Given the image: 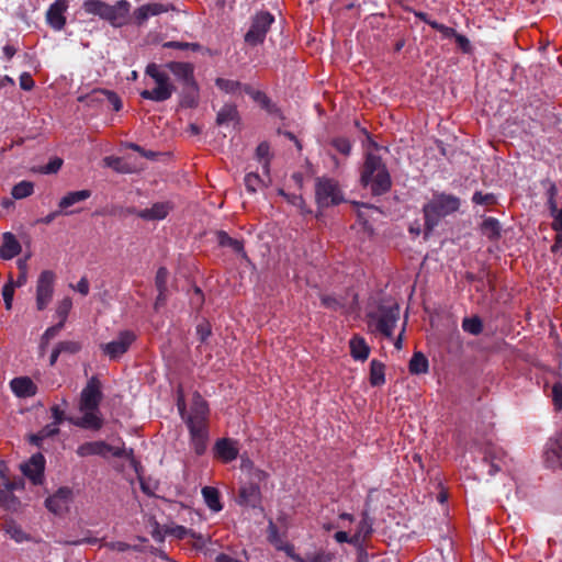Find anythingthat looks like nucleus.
Wrapping results in <instances>:
<instances>
[{
    "label": "nucleus",
    "instance_id": "35",
    "mask_svg": "<svg viewBox=\"0 0 562 562\" xmlns=\"http://www.w3.org/2000/svg\"><path fill=\"white\" fill-rule=\"evenodd\" d=\"M238 112L236 106L225 104L217 113L216 122L218 125L228 124L237 119Z\"/></svg>",
    "mask_w": 562,
    "mask_h": 562
},
{
    "label": "nucleus",
    "instance_id": "26",
    "mask_svg": "<svg viewBox=\"0 0 562 562\" xmlns=\"http://www.w3.org/2000/svg\"><path fill=\"white\" fill-rule=\"evenodd\" d=\"M168 270L165 267H160L156 273L155 283L158 290V295L156 300V307L162 304L166 300V291H167V281H168Z\"/></svg>",
    "mask_w": 562,
    "mask_h": 562
},
{
    "label": "nucleus",
    "instance_id": "23",
    "mask_svg": "<svg viewBox=\"0 0 562 562\" xmlns=\"http://www.w3.org/2000/svg\"><path fill=\"white\" fill-rule=\"evenodd\" d=\"M21 251V245L12 233H4L2 236V245L0 247V257L10 260Z\"/></svg>",
    "mask_w": 562,
    "mask_h": 562
},
{
    "label": "nucleus",
    "instance_id": "4",
    "mask_svg": "<svg viewBox=\"0 0 562 562\" xmlns=\"http://www.w3.org/2000/svg\"><path fill=\"white\" fill-rule=\"evenodd\" d=\"M460 200L450 194H436L424 205L425 231L430 233L439 223V221L458 211Z\"/></svg>",
    "mask_w": 562,
    "mask_h": 562
},
{
    "label": "nucleus",
    "instance_id": "7",
    "mask_svg": "<svg viewBox=\"0 0 562 562\" xmlns=\"http://www.w3.org/2000/svg\"><path fill=\"white\" fill-rule=\"evenodd\" d=\"M369 317V326L374 333L391 338L400 317V307L397 305L381 306L378 312L370 314Z\"/></svg>",
    "mask_w": 562,
    "mask_h": 562
},
{
    "label": "nucleus",
    "instance_id": "14",
    "mask_svg": "<svg viewBox=\"0 0 562 562\" xmlns=\"http://www.w3.org/2000/svg\"><path fill=\"white\" fill-rule=\"evenodd\" d=\"M72 502V490L69 487H60L56 493L49 496L45 505L49 512L55 515H63L69 510Z\"/></svg>",
    "mask_w": 562,
    "mask_h": 562
},
{
    "label": "nucleus",
    "instance_id": "11",
    "mask_svg": "<svg viewBox=\"0 0 562 562\" xmlns=\"http://www.w3.org/2000/svg\"><path fill=\"white\" fill-rule=\"evenodd\" d=\"M273 21L274 18L269 12L258 13L254 18L252 24L245 35V41L251 45L262 43Z\"/></svg>",
    "mask_w": 562,
    "mask_h": 562
},
{
    "label": "nucleus",
    "instance_id": "48",
    "mask_svg": "<svg viewBox=\"0 0 562 562\" xmlns=\"http://www.w3.org/2000/svg\"><path fill=\"white\" fill-rule=\"evenodd\" d=\"M331 145L342 155L348 156L351 151V143L349 139L338 137L333 139Z\"/></svg>",
    "mask_w": 562,
    "mask_h": 562
},
{
    "label": "nucleus",
    "instance_id": "30",
    "mask_svg": "<svg viewBox=\"0 0 562 562\" xmlns=\"http://www.w3.org/2000/svg\"><path fill=\"white\" fill-rule=\"evenodd\" d=\"M243 91L251 97L254 101L258 102L261 108L266 109L268 112H273L274 105L263 92L256 90L247 85L244 86Z\"/></svg>",
    "mask_w": 562,
    "mask_h": 562
},
{
    "label": "nucleus",
    "instance_id": "37",
    "mask_svg": "<svg viewBox=\"0 0 562 562\" xmlns=\"http://www.w3.org/2000/svg\"><path fill=\"white\" fill-rule=\"evenodd\" d=\"M59 425L55 424V423H52L49 425H46L44 428H42L37 434L33 435L31 437V441L36 445V446H40L41 442L48 438V437H53L55 435H57L59 432Z\"/></svg>",
    "mask_w": 562,
    "mask_h": 562
},
{
    "label": "nucleus",
    "instance_id": "62",
    "mask_svg": "<svg viewBox=\"0 0 562 562\" xmlns=\"http://www.w3.org/2000/svg\"><path fill=\"white\" fill-rule=\"evenodd\" d=\"M196 333L200 336L201 341H205L206 338L211 335V329L207 323L199 324L196 327Z\"/></svg>",
    "mask_w": 562,
    "mask_h": 562
},
{
    "label": "nucleus",
    "instance_id": "47",
    "mask_svg": "<svg viewBox=\"0 0 562 562\" xmlns=\"http://www.w3.org/2000/svg\"><path fill=\"white\" fill-rule=\"evenodd\" d=\"M262 184L261 178L254 172L247 173L245 177V186L249 192H256Z\"/></svg>",
    "mask_w": 562,
    "mask_h": 562
},
{
    "label": "nucleus",
    "instance_id": "2",
    "mask_svg": "<svg viewBox=\"0 0 562 562\" xmlns=\"http://www.w3.org/2000/svg\"><path fill=\"white\" fill-rule=\"evenodd\" d=\"M101 400V383L95 376H92L80 395L79 411L82 413V417L69 418V422L85 429H100L103 424L99 412Z\"/></svg>",
    "mask_w": 562,
    "mask_h": 562
},
{
    "label": "nucleus",
    "instance_id": "42",
    "mask_svg": "<svg viewBox=\"0 0 562 562\" xmlns=\"http://www.w3.org/2000/svg\"><path fill=\"white\" fill-rule=\"evenodd\" d=\"M333 560V554L326 552L325 550H318L312 553H307L305 558H303V562H330Z\"/></svg>",
    "mask_w": 562,
    "mask_h": 562
},
{
    "label": "nucleus",
    "instance_id": "51",
    "mask_svg": "<svg viewBox=\"0 0 562 562\" xmlns=\"http://www.w3.org/2000/svg\"><path fill=\"white\" fill-rule=\"evenodd\" d=\"M268 539L274 547L282 542L278 528L272 520H269L268 525Z\"/></svg>",
    "mask_w": 562,
    "mask_h": 562
},
{
    "label": "nucleus",
    "instance_id": "1",
    "mask_svg": "<svg viewBox=\"0 0 562 562\" xmlns=\"http://www.w3.org/2000/svg\"><path fill=\"white\" fill-rule=\"evenodd\" d=\"M179 413L186 422L190 434V445L198 456H202L207 448L209 442V406L200 396L195 395L189 413H186V406L182 397L177 403Z\"/></svg>",
    "mask_w": 562,
    "mask_h": 562
},
{
    "label": "nucleus",
    "instance_id": "24",
    "mask_svg": "<svg viewBox=\"0 0 562 562\" xmlns=\"http://www.w3.org/2000/svg\"><path fill=\"white\" fill-rule=\"evenodd\" d=\"M350 355L355 360L366 361L370 355V347L366 342L364 338L355 335L349 341Z\"/></svg>",
    "mask_w": 562,
    "mask_h": 562
},
{
    "label": "nucleus",
    "instance_id": "16",
    "mask_svg": "<svg viewBox=\"0 0 562 562\" xmlns=\"http://www.w3.org/2000/svg\"><path fill=\"white\" fill-rule=\"evenodd\" d=\"M170 10H175V7L169 3H147L137 8L133 15L135 23L143 25L150 16H156Z\"/></svg>",
    "mask_w": 562,
    "mask_h": 562
},
{
    "label": "nucleus",
    "instance_id": "31",
    "mask_svg": "<svg viewBox=\"0 0 562 562\" xmlns=\"http://www.w3.org/2000/svg\"><path fill=\"white\" fill-rule=\"evenodd\" d=\"M217 241L222 247H228L234 252L240 254L244 257L246 256L244 252V245L240 240L232 238L227 233L225 232H218L217 233Z\"/></svg>",
    "mask_w": 562,
    "mask_h": 562
},
{
    "label": "nucleus",
    "instance_id": "9",
    "mask_svg": "<svg viewBox=\"0 0 562 562\" xmlns=\"http://www.w3.org/2000/svg\"><path fill=\"white\" fill-rule=\"evenodd\" d=\"M56 276L50 270L41 272L36 283V307L38 311L45 310L54 295Z\"/></svg>",
    "mask_w": 562,
    "mask_h": 562
},
{
    "label": "nucleus",
    "instance_id": "44",
    "mask_svg": "<svg viewBox=\"0 0 562 562\" xmlns=\"http://www.w3.org/2000/svg\"><path fill=\"white\" fill-rule=\"evenodd\" d=\"M322 304L329 310L333 311H341L346 312L345 305L335 296L331 295H322L321 297Z\"/></svg>",
    "mask_w": 562,
    "mask_h": 562
},
{
    "label": "nucleus",
    "instance_id": "18",
    "mask_svg": "<svg viewBox=\"0 0 562 562\" xmlns=\"http://www.w3.org/2000/svg\"><path fill=\"white\" fill-rule=\"evenodd\" d=\"M237 503L241 506L257 508L261 504V492L257 483H247L240 486Z\"/></svg>",
    "mask_w": 562,
    "mask_h": 562
},
{
    "label": "nucleus",
    "instance_id": "15",
    "mask_svg": "<svg viewBox=\"0 0 562 562\" xmlns=\"http://www.w3.org/2000/svg\"><path fill=\"white\" fill-rule=\"evenodd\" d=\"M44 467L45 459L43 454L35 453L30 458L27 462L21 464V471L34 484H40L43 480Z\"/></svg>",
    "mask_w": 562,
    "mask_h": 562
},
{
    "label": "nucleus",
    "instance_id": "50",
    "mask_svg": "<svg viewBox=\"0 0 562 562\" xmlns=\"http://www.w3.org/2000/svg\"><path fill=\"white\" fill-rule=\"evenodd\" d=\"M63 328V324L58 323L48 327L42 336V345L48 344V341L56 337Z\"/></svg>",
    "mask_w": 562,
    "mask_h": 562
},
{
    "label": "nucleus",
    "instance_id": "29",
    "mask_svg": "<svg viewBox=\"0 0 562 562\" xmlns=\"http://www.w3.org/2000/svg\"><path fill=\"white\" fill-rule=\"evenodd\" d=\"M372 532V519L369 517L368 513H362L361 520L357 526V530L353 533V537H358V544L364 541Z\"/></svg>",
    "mask_w": 562,
    "mask_h": 562
},
{
    "label": "nucleus",
    "instance_id": "55",
    "mask_svg": "<svg viewBox=\"0 0 562 562\" xmlns=\"http://www.w3.org/2000/svg\"><path fill=\"white\" fill-rule=\"evenodd\" d=\"M63 165V160L60 158L52 159L47 165L42 167L41 172L45 175L57 172Z\"/></svg>",
    "mask_w": 562,
    "mask_h": 562
},
{
    "label": "nucleus",
    "instance_id": "39",
    "mask_svg": "<svg viewBox=\"0 0 562 562\" xmlns=\"http://www.w3.org/2000/svg\"><path fill=\"white\" fill-rule=\"evenodd\" d=\"M86 13L103 18L106 8V2L102 0H86L82 4Z\"/></svg>",
    "mask_w": 562,
    "mask_h": 562
},
{
    "label": "nucleus",
    "instance_id": "52",
    "mask_svg": "<svg viewBox=\"0 0 562 562\" xmlns=\"http://www.w3.org/2000/svg\"><path fill=\"white\" fill-rule=\"evenodd\" d=\"M334 539L338 543H350L353 546L358 544V537L349 536L346 531L339 530L334 535Z\"/></svg>",
    "mask_w": 562,
    "mask_h": 562
},
{
    "label": "nucleus",
    "instance_id": "27",
    "mask_svg": "<svg viewBox=\"0 0 562 562\" xmlns=\"http://www.w3.org/2000/svg\"><path fill=\"white\" fill-rule=\"evenodd\" d=\"M202 495L204 498L205 504L207 507L217 513L221 512L223 508V505L220 501V493L215 487L212 486H205L202 488Z\"/></svg>",
    "mask_w": 562,
    "mask_h": 562
},
{
    "label": "nucleus",
    "instance_id": "43",
    "mask_svg": "<svg viewBox=\"0 0 562 562\" xmlns=\"http://www.w3.org/2000/svg\"><path fill=\"white\" fill-rule=\"evenodd\" d=\"M15 291V284L13 281L7 282L2 288V297L7 310H11L13 296Z\"/></svg>",
    "mask_w": 562,
    "mask_h": 562
},
{
    "label": "nucleus",
    "instance_id": "33",
    "mask_svg": "<svg viewBox=\"0 0 562 562\" xmlns=\"http://www.w3.org/2000/svg\"><path fill=\"white\" fill-rule=\"evenodd\" d=\"M256 157L259 164H261L263 172L268 176L270 172V147L268 143L262 142L258 145Z\"/></svg>",
    "mask_w": 562,
    "mask_h": 562
},
{
    "label": "nucleus",
    "instance_id": "40",
    "mask_svg": "<svg viewBox=\"0 0 562 562\" xmlns=\"http://www.w3.org/2000/svg\"><path fill=\"white\" fill-rule=\"evenodd\" d=\"M215 85L218 89L229 94H235L244 90V86L239 81L225 78H217Z\"/></svg>",
    "mask_w": 562,
    "mask_h": 562
},
{
    "label": "nucleus",
    "instance_id": "46",
    "mask_svg": "<svg viewBox=\"0 0 562 562\" xmlns=\"http://www.w3.org/2000/svg\"><path fill=\"white\" fill-rule=\"evenodd\" d=\"M166 533L173 536L177 539H183L188 536H194L193 531L180 525L167 527Z\"/></svg>",
    "mask_w": 562,
    "mask_h": 562
},
{
    "label": "nucleus",
    "instance_id": "25",
    "mask_svg": "<svg viewBox=\"0 0 562 562\" xmlns=\"http://www.w3.org/2000/svg\"><path fill=\"white\" fill-rule=\"evenodd\" d=\"M91 196V191L89 190H80L67 193L60 201L59 207L64 211L65 214H71V211L68 209L76 203L82 202Z\"/></svg>",
    "mask_w": 562,
    "mask_h": 562
},
{
    "label": "nucleus",
    "instance_id": "56",
    "mask_svg": "<svg viewBox=\"0 0 562 562\" xmlns=\"http://www.w3.org/2000/svg\"><path fill=\"white\" fill-rule=\"evenodd\" d=\"M60 352L76 353L80 350L81 346L77 341H61L57 345Z\"/></svg>",
    "mask_w": 562,
    "mask_h": 562
},
{
    "label": "nucleus",
    "instance_id": "3",
    "mask_svg": "<svg viewBox=\"0 0 562 562\" xmlns=\"http://www.w3.org/2000/svg\"><path fill=\"white\" fill-rule=\"evenodd\" d=\"M361 182L364 187H369L374 195L390 190L391 177L381 157L371 153L367 155L361 172Z\"/></svg>",
    "mask_w": 562,
    "mask_h": 562
},
{
    "label": "nucleus",
    "instance_id": "19",
    "mask_svg": "<svg viewBox=\"0 0 562 562\" xmlns=\"http://www.w3.org/2000/svg\"><path fill=\"white\" fill-rule=\"evenodd\" d=\"M239 449L237 446V441L223 438L216 441L214 446L215 457L222 460L225 463L232 462L238 456Z\"/></svg>",
    "mask_w": 562,
    "mask_h": 562
},
{
    "label": "nucleus",
    "instance_id": "58",
    "mask_svg": "<svg viewBox=\"0 0 562 562\" xmlns=\"http://www.w3.org/2000/svg\"><path fill=\"white\" fill-rule=\"evenodd\" d=\"M553 402L558 409H562V383H555L552 387Z\"/></svg>",
    "mask_w": 562,
    "mask_h": 562
},
{
    "label": "nucleus",
    "instance_id": "61",
    "mask_svg": "<svg viewBox=\"0 0 562 562\" xmlns=\"http://www.w3.org/2000/svg\"><path fill=\"white\" fill-rule=\"evenodd\" d=\"M8 532L10 533L11 538L14 539L16 542H23L24 540H26L25 532L16 526L10 527L8 529Z\"/></svg>",
    "mask_w": 562,
    "mask_h": 562
},
{
    "label": "nucleus",
    "instance_id": "8",
    "mask_svg": "<svg viewBox=\"0 0 562 562\" xmlns=\"http://www.w3.org/2000/svg\"><path fill=\"white\" fill-rule=\"evenodd\" d=\"M316 200L321 206L338 204L342 201V194L338 183L328 178H321L316 182Z\"/></svg>",
    "mask_w": 562,
    "mask_h": 562
},
{
    "label": "nucleus",
    "instance_id": "45",
    "mask_svg": "<svg viewBox=\"0 0 562 562\" xmlns=\"http://www.w3.org/2000/svg\"><path fill=\"white\" fill-rule=\"evenodd\" d=\"M472 202L479 205H492L496 203V196L493 193L475 192L472 196Z\"/></svg>",
    "mask_w": 562,
    "mask_h": 562
},
{
    "label": "nucleus",
    "instance_id": "34",
    "mask_svg": "<svg viewBox=\"0 0 562 562\" xmlns=\"http://www.w3.org/2000/svg\"><path fill=\"white\" fill-rule=\"evenodd\" d=\"M71 307L72 301L70 297H64L61 301L57 303L55 310V317L58 319V324H63V326H65Z\"/></svg>",
    "mask_w": 562,
    "mask_h": 562
},
{
    "label": "nucleus",
    "instance_id": "22",
    "mask_svg": "<svg viewBox=\"0 0 562 562\" xmlns=\"http://www.w3.org/2000/svg\"><path fill=\"white\" fill-rule=\"evenodd\" d=\"M171 206L167 202H158L153 206L138 211L136 214L138 217L146 221H161L170 212Z\"/></svg>",
    "mask_w": 562,
    "mask_h": 562
},
{
    "label": "nucleus",
    "instance_id": "41",
    "mask_svg": "<svg viewBox=\"0 0 562 562\" xmlns=\"http://www.w3.org/2000/svg\"><path fill=\"white\" fill-rule=\"evenodd\" d=\"M462 328L464 331L476 336L482 333L483 324L477 316L465 317L462 322Z\"/></svg>",
    "mask_w": 562,
    "mask_h": 562
},
{
    "label": "nucleus",
    "instance_id": "54",
    "mask_svg": "<svg viewBox=\"0 0 562 562\" xmlns=\"http://www.w3.org/2000/svg\"><path fill=\"white\" fill-rule=\"evenodd\" d=\"M429 25L440 32L445 38H451L456 35V30L449 26H446L438 22H429Z\"/></svg>",
    "mask_w": 562,
    "mask_h": 562
},
{
    "label": "nucleus",
    "instance_id": "17",
    "mask_svg": "<svg viewBox=\"0 0 562 562\" xmlns=\"http://www.w3.org/2000/svg\"><path fill=\"white\" fill-rule=\"evenodd\" d=\"M544 462L552 469L562 468V431L547 443Z\"/></svg>",
    "mask_w": 562,
    "mask_h": 562
},
{
    "label": "nucleus",
    "instance_id": "60",
    "mask_svg": "<svg viewBox=\"0 0 562 562\" xmlns=\"http://www.w3.org/2000/svg\"><path fill=\"white\" fill-rule=\"evenodd\" d=\"M34 85H35L34 80H33L32 76L29 72H23L20 76V87L23 90L30 91V90L33 89Z\"/></svg>",
    "mask_w": 562,
    "mask_h": 562
},
{
    "label": "nucleus",
    "instance_id": "38",
    "mask_svg": "<svg viewBox=\"0 0 562 562\" xmlns=\"http://www.w3.org/2000/svg\"><path fill=\"white\" fill-rule=\"evenodd\" d=\"M481 229L488 238H497L501 234V224L494 217H487L483 221Z\"/></svg>",
    "mask_w": 562,
    "mask_h": 562
},
{
    "label": "nucleus",
    "instance_id": "49",
    "mask_svg": "<svg viewBox=\"0 0 562 562\" xmlns=\"http://www.w3.org/2000/svg\"><path fill=\"white\" fill-rule=\"evenodd\" d=\"M278 550H282L293 562H303V558L295 553L294 546L290 543H283V541L276 547Z\"/></svg>",
    "mask_w": 562,
    "mask_h": 562
},
{
    "label": "nucleus",
    "instance_id": "13",
    "mask_svg": "<svg viewBox=\"0 0 562 562\" xmlns=\"http://www.w3.org/2000/svg\"><path fill=\"white\" fill-rule=\"evenodd\" d=\"M130 9L131 4L126 0H119L112 5L106 3L102 20L110 22L114 27L123 26L126 24Z\"/></svg>",
    "mask_w": 562,
    "mask_h": 562
},
{
    "label": "nucleus",
    "instance_id": "5",
    "mask_svg": "<svg viewBox=\"0 0 562 562\" xmlns=\"http://www.w3.org/2000/svg\"><path fill=\"white\" fill-rule=\"evenodd\" d=\"M145 72L153 79L155 87L153 89L143 90L140 97L155 102H164L170 99L176 88L169 75L156 64H149Z\"/></svg>",
    "mask_w": 562,
    "mask_h": 562
},
{
    "label": "nucleus",
    "instance_id": "21",
    "mask_svg": "<svg viewBox=\"0 0 562 562\" xmlns=\"http://www.w3.org/2000/svg\"><path fill=\"white\" fill-rule=\"evenodd\" d=\"M10 387L18 397H31L37 391L35 383L27 376L14 378L10 382Z\"/></svg>",
    "mask_w": 562,
    "mask_h": 562
},
{
    "label": "nucleus",
    "instance_id": "36",
    "mask_svg": "<svg viewBox=\"0 0 562 562\" xmlns=\"http://www.w3.org/2000/svg\"><path fill=\"white\" fill-rule=\"evenodd\" d=\"M34 192V184L31 181L23 180L16 183L11 191L14 199L20 200L32 195Z\"/></svg>",
    "mask_w": 562,
    "mask_h": 562
},
{
    "label": "nucleus",
    "instance_id": "64",
    "mask_svg": "<svg viewBox=\"0 0 562 562\" xmlns=\"http://www.w3.org/2000/svg\"><path fill=\"white\" fill-rule=\"evenodd\" d=\"M552 228L555 232H562V209L559 212H555L553 215Z\"/></svg>",
    "mask_w": 562,
    "mask_h": 562
},
{
    "label": "nucleus",
    "instance_id": "12",
    "mask_svg": "<svg viewBox=\"0 0 562 562\" xmlns=\"http://www.w3.org/2000/svg\"><path fill=\"white\" fill-rule=\"evenodd\" d=\"M77 454L79 457H90V456H100V457H122L124 454V448L120 446H112L102 440L99 441H90L80 445L77 448Z\"/></svg>",
    "mask_w": 562,
    "mask_h": 562
},
{
    "label": "nucleus",
    "instance_id": "53",
    "mask_svg": "<svg viewBox=\"0 0 562 562\" xmlns=\"http://www.w3.org/2000/svg\"><path fill=\"white\" fill-rule=\"evenodd\" d=\"M164 46L169 47V48L192 49V50H198L200 48V45L196 43H184V42H176V41L167 42V43H165Z\"/></svg>",
    "mask_w": 562,
    "mask_h": 562
},
{
    "label": "nucleus",
    "instance_id": "63",
    "mask_svg": "<svg viewBox=\"0 0 562 562\" xmlns=\"http://www.w3.org/2000/svg\"><path fill=\"white\" fill-rule=\"evenodd\" d=\"M108 100L113 106L114 111H120L122 109V101L114 92H108Z\"/></svg>",
    "mask_w": 562,
    "mask_h": 562
},
{
    "label": "nucleus",
    "instance_id": "10",
    "mask_svg": "<svg viewBox=\"0 0 562 562\" xmlns=\"http://www.w3.org/2000/svg\"><path fill=\"white\" fill-rule=\"evenodd\" d=\"M136 340V335L132 330L120 331L117 337L108 344L101 345L102 352L111 360L121 358Z\"/></svg>",
    "mask_w": 562,
    "mask_h": 562
},
{
    "label": "nucleus",
    "instance_id": "28",
    "mask_svg": "<svg viewBox=\"0 0 562 562\" xmlns=\"http://www.w3.org/2000/svg\"><path fill=\"white\" fill-rule=\"evenodd\" d=\"M385 367L381 361L373 359L370 363V384L380 386L385 383Z\"/></svg>",
    "mask_w": 562,
    "mask_h": 562
},
{
    "label": "nucleus",
    "instance_id": "59",
    "mask_svg": "<svg viewBox=\"0 0 562 562\" xmlns=\"http://www.w3.org/2000/svg\"><path fill=\"white\" fill-rule=\"evenodd\" d=\"M453 38L456 40L457 45L461 48L462 52H464V53L470 52L471 44L467 36L462 35V34H458L456 32V35L453 36Z\"/></svg>",
    "mask_w": 562,
    "mask_h": 562
},
{
    "label": "nucleus",
    "instance_id": "32",
    "mask_svg": "<svg viewBox=\"0 0 562 562\" xmlns=\"http://www.w3.org/2000/svg\"><path fill=\"white\" fill-rule=\"evenodd\" d=\"M409 372L412 374H423L428 371V359L422 352H415L409 361Z\"/></svg>",
    "mask_w": 562,
    "mask_h": 562
},
{
    "label": "nucleus",
    "instance_id": "57",
    "mask_svg": "<svg viewBox=\"0 0 562 562\" xmlns=\"http://www.w3.org/2000/svg\"><path fill=\"white\" fill-rule=\"evenodd\" d=\"M53 423L60 425L65 420V408L54 405L50 408Z\"/></svg>",
    "mask_w": 562,
    "mask_h": 562
},
{
    "label": "nucleus",
    "instance_id": "20",
    "mask_svg": "<svg viewBox=\"0 0 562 562\" xmlns=\"http://www.w3.org/2000/svg\"><path fill=\"white\" fill-rule=\"evenodd\" d=\"M67 10L66 0H56L47 10L46 19L48 24L56 31L64 29L66 24L65 12Z\"/></svg>",
    "mask_w": 562,
    "mask_h": 562
},
{
    "label": "nucleus",
    "instance_id": "6",
    "mask_svg": "<svg viewBox=\"0 0 562 562\" xmlns=\"http://www.w3.org/2000/svg\"><path fill=\"white\" fill-rule=\"evenodd\" d=\"M165 67L182 81L187 90L184 103L189 106H193L196 103L199 91L198 83L193 76V65L190 63L170 61L166 64Z\"/></svg>",
    "mask_w": 562,
    "mask_h": 562
}]
</instances>
